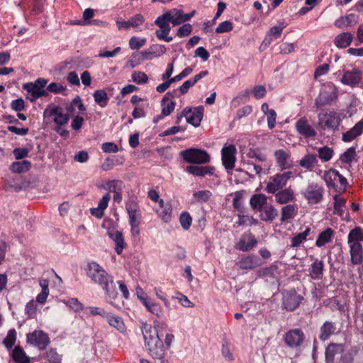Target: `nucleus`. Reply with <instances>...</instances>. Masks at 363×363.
<instances>
[{"instance_id": "13", "label": "nucleus", "mask_w": 363, "mask_h": 363, "mask_svg": "<svg viewBox=\"0 0 363 363\" xmlns=\"http://www.w3.org/2000/svg\"><path fill=\"white\" fill-rule=\"evenodd\" d=\"M145 22V18L143 15L138 13L130 18L128 21L118 19L116 21V25L119 30H128L130 27L137 28L138 30L142 31L141 26Z\"/></svg>"}, {"instance_id": "23", "label": "nucleus", "mask_w": 363, "mask_h": 363, "mask_svg": "<svg viewBox=\"0 0 363 363\" xmlns=\"http://www.w3.org/2000/svg\"><path fill=\"white\" fill-rule=\"evenodd\" d=\"M363 133V119L357 122L351 129L342 134L344 142H350Z\"/></svg>"}, {"instance_id": "37", "label": "nucleus", "mask_w": 363, "mask_h": 363, "mask_svg": "<svg viewBox=\"0 0 363 363\" xmlns=\"http://www.w3.org/2000/svg\"><path fill=\"white\" fill-rule=\"evenodd\" d=\"M50 115L53 116L54 122L59 125L67 123L69 119L68 115L63 113L59 107L52 108L50 111Z\"/></svg>"}, {"instance_id": "34", "label": "nucleus", "mask_w": 363, "mask_h": 363, "mask_svg": "<svg viewBox=\"0 0 363 363\" xmlns=\"http://www.w3.org/2000/svg\"><path fill=\"white\" fill-rule=\"evenodd\" d=\"M274 194L276 201L281 204L286 203L294 199V191L289 188L279 190Z\"/></svg>"}, {"instance_id": "31", "label": "nucleus", "mask_w": 363, "mask_h": 363, "mask_svg": "<svg viewBox=\"0 0 363 363\" xmlns=\"http://www.w3.org/2000/svg\"><path fill=\"white\" fill-rule=\"evenodd\" d=\"M363 242V229L357 226L352 229L347 235V244L349 245H362Z\"/></svg>"}, {"instance_id": "6", "label": "nucleus", "mask_w": 363, "mask_h": 363, "mask_svg": "<svg viewBox=\"0 0 363 363\" xmlns=\"http://www.w3.org/2000/svg\"><path fill=\"white\" fill-rule=\"evenodd\" d=\"M325 189L318 183H309L303 192V197L311 205L320 203L323 200Z\"/></svg>"}, {"instance_id": "1", "label": "nucleus", "mask_w": 363, "mask_h": 363, "mask_svg": "<svg viewBox=\"0 0 363 363\" xmlns=\"http://www.w3.org/2000/svg\"><path fill=\"white\" fill-rule=\"evenodd\" d=\"M86 274L94 283L100 285L111 299H115L118 292L112 277L96 262H91L84 268Z\"/></svg>"}, {"instance_id": "56", "label": "nucleus", "mask_w": 363, "mask_h": 363, "mask_svg": "<svg viewBox=\"0 0 363 363\" xmlns=\"http://www.w3.org/2000/svg\"><path fill=\"white\" fill-rule=\"evenodd\" d=\"M354 156L355 149L354 147H350L340 155V160L343 163L350 164L352 162Z\"/></svg>"}, {"instance_id": "21", "label": "nucleus", "mask_w": 363, "mask_h": 363, "mask_svg": "<svg viewBox=\"0 0 363 363\" xmlns=\"http://www.w3.org/2000/svg\"><path fill=\"white\" fill-rule=\"evenodd\" d=\"M262 264L260 259L256 255H247L242 257L237 263L242 269H253Z\"/></svg>"}, {"instance_id": "28", "label": "nucleus", "mask_w": 363, "mask_h": 363, "mask_svg": "<svg viewBox=\"0 0 363 363\" xmlns=\"http://www.w3.org/2000/svg\"><path fill=\"white\" fill-rule=\"evenodd\" d=\"M337 325L335 323L332 321H325L320 328L319 338L322 341H325L335 333Z\"/></svg>"}, {"instance_id": "27", "label": "nucleus", "mask_w": 363, "mask_h": 363, "mask_svg": "<svg viewBox=\"0 0 363 363\" xmlns=\"http://www.w3.org/2000/svg\"><path fill=\"white\" fill-rule=\"evenodd\" d=\"M351 262L354 265L361 264L363 262L362 245H349Z\"/></svg>"}, {"instance_id": "4", "label": "nucleus", "mask_w": 363, "mask_h": 363, "mask_svg": "<svg viewBox=\"0 0 363 363\" xmlns=\"http://www.w3.org/2000/svg\"><path fill=\"white\" fill-rule=\"evenodd\" d=\"M294 173L291 171L277 173L269 178V181L264 189L268 194H275L279 190L286 186L288 181L293 177Z\"/></svg>"}, {"instance_id": "62", "label": "nucleus", "mask_w": 363, "mask_h": 363, "mask_svg": "<svg viewBox=\"0 0 363 363\" xmlns=\"http://www.w3.org/2000/svg\"><path fill=\"white\" fill-rule=\"evenodd\" d=\"M132 79L133 82L139 84H145L148 80L147 74L143 72H134L132 74Z\"/></svg>"}, {"instance_id": "39", "label": "nucleus", "mask_w": 363, "mask_h": 363, "mask_svg": "<svg viewBox=\"0 0 363 363\" xmlns=\"http://www.w3.org/2000/svg\"><path fill=\"white\" fill-rule=\"evenodd\" d=\"M267 202V197L263 194H254L250 201V206L254 210L260 211Z\"/></svg>"}, {"instance_id": "50", "label": "nucleus", "mask_w": 363, "mask_h": 363, "mask_svg": "<svg viewBox=\"0 0 363 363\" xmlns=\"http://www.w3.org/2000/svg\"><path fill=\"white\" fill-rule=\"evenodd\" d=\"M125 185L121 180H109L106 182L105 189L113 193L122 192Z\"/></svg>"}, {"instance_id": "58", "label": "nucleus", "mask_w": 363, "mask_h": 363, "mask_svg": "<svg viewBox=\"0 0 363 363\" xmlns=\"http://www.w3.org/2000/svg\"><path fill=\"white\" fill-rule=\"evenodd\" d=\"M46 359L50 363H61V356L55 349H50L45 354Z\"/></svg>"}, {"instance_id": "14", "label": "nucleus", "mask_w": 363, "mask_h": 363, "mask_svg": "<svg viewBox=\"0 0 363 363\" xmlns=\"http://www.w3.org/2000/svg\"><path fill=\"white\" fill-rule=\"evenodd\" d=\"M184 116L189 123L198 127L203 118V107L201 106L193 108H186L184 109Z\"/></svg>"}, {"instance_id": "42", "label": "nucleus", "mask_w": 363, "mask_h": 363, "mask_svg": "<svg viewBox=\"0 0 363 363\" xmlns=\"http://www.w3.org/2000/svg\"><path fill=\"white\" fill-rule=\"evenodd\" d=\"M311 228L306 227L302 233L296 234L291 238V246L294 248L300 246L302 243L306 241L307 237L311 234Z\"/></svg>"}, {"instance_id": "22", "label": "nucleus", "mask_w": 363, "mask_h": 363, "mask_svg": "<svg viewBox=\"0 0 363 363\" xmlns=\"http://www.w3.org/2000/svg\"><path fill=\"white\" fill-rule=\"evenodd\" d=\"M214 167L211 166H196L190 165L186 167V171L196 177H203L206 175H213L214 173Z\"/></svg>"}, {"instance_id": "44", "label": "nucleus", "mask_w": 363, "mask_h": 363, "mask_svg": "<svg viewBox=\"0 0 363 363\" xmlns=\"http://www.w3.org/2000/svg\"><path fill=\"white\" fill-rule=\"evenodd\" d=\"M31 168V163L28 160H23L21 162H13L11 165V170L14 173L26 172Z\"/></svg>"}, {"instance_id": "3", "label": "nucleus", "mask_w": 363, "mask_h": 363, "mask_svg": "<svg viewBox=\"0 0 363 363\" xmlns=\"http://www.w3.org/2000/svg\"><path fill=\"white\" fill-rule=\"evenodd\" d=\"M48 81L43 78H38L34 83L29 82L23 85L24 90L27 91L26 98L31 102L36 101L41 96H47L48 91L44 89Z\"/></svg>"}, {"instance_id": "36", "label": "nucleus", "mask_w": 363, "mask_h": 363, "mask_svg": "<svg viewBox=\"0 0 363 363\" xmlns=\"http://www.w3.org/2000/svg\"><path fill=\"white\" fill-rule=\"evenodd\" d=\"M352 39V35L345 32L337 35L334 40V43L339 48H345L351 44Z\"/></svg>"}, {"instance_id": "10", "label": "nucleus", "mask_w": 363, "mask_h": 363, "mask_svg": "<svg viewBox=\"0 0 363 363\" xmlns=\"http://www.w3.org/2000/svg\"><path fill=\"white\" fill-rule=\"evenodd\" d=\"M26 341L28 344L43 350L50 344L48 335L43 330H34L26 335Z\"/></svg>"}, {"instance_id": "25", "label": "nucleus", "mask_w": 363, "mask_h": 363, "mask_svg": "<svg viewBox=\"0 0 363 363\" xmlns=\"http://www.w3.org/2000/svg\"><path fill=\"white\" fill-rule=\"evenodd\" d=\"M160 209L157 211L160 218L164 222L169 223L172 219V207L170 203H165L162 199L159 201Z\"/></svg>"}, {"instance_id": "63", "label": "nucleus", "mask_w": 363, "mask_h": 363, "mask_svg": "<svg viewBox=\"0 0 363 363\" xmlns=\"http://www.w3.org/2000/svg\"><path fill=\"white\" fill-rule=\"evenodd\" d=\"M233 23L230 21H225L220 23L216 28V32L218 33L230 32L233 30Z\"/></svg>"}, {"instance_id": "40", "label": "nucleus", "mask_w": 363, "mask_h": 363, "mask_svg": "<svg viewBox=\"0 0 363 363\" xmlns=\"http://www.w3.org/2000/svg\"><path fill=\"white\" fill-rule=\"evenodd\" d=\"M318 163L317 155L312 153L306 155L300 161L299 165L308 170H312Z\"/></svg>"}, {"instance_id": "33", "label": "nucleus", "mask_w": 363, "mask_h": 363, "mask_svg": "<svg viewBox=\"0 0 363 363\" xmlns=\"http://www.w3.org/2000/svg\"><path fill=\"white\" fill-rule=\"evenodd\" d=\"M340 172L334 169H330L328 171H326L324 174L323 179L326 183V185L328 188H333L337 189V179L339 177Z\"/></svg>"}, {"instance_id": "24", "label": "nucleus", "mask_w": 363, "mask_h": 363, "mask_svg": "<svg viewBox=\"0 0 363 363\" xmlns=\"http://www.w3.org/2000/svg\"><path fill=\"white\" fill-rule=\"evenodd\" d=\"M286 27V25L283 23L281 25L275 26L270 28L269 32L267 33L263 42L262 45L265 46L269 45L274 40L279 38L284 30Z\"/></svg>"}, {"instance_id": "18", "label": "nucleus", "mask_w": 363, "mask_h": 363, "mask_svg": "<svg viewBox=\"0 0 363 363\" xmlns=\"http://www.w3.org/2000/svg\"><path fill=\"white\" fill-rule=\"evenodd\" d=\"M276 162L280 170L289 169L292 166L291 160V153L283 149L277 150L274 152Z\"/></svg>"}, {"instance_id": "15", "label": "nucleus", "mask_w": 363, "mask_h": 363, "mask_svg": "<svg viewBox=\"0 0 363 363\" xmlns=\"http://www.w3.org/2000/svg\"><path fill=\"white\" fill-rule=\"evenodd\" d=\"M302 300L303 297L298 294L295 290H292L284 296L283 306L287 311H292L299 306Z\"/></svg>"}, {"instance_id": "5", "label": "nucleus", "mask_w": 363, "mask_h": 363, "mask_svg": "<svg viewBox=\"0 0 363 363\" xmlns=\"http://www.w3.org/2000/svg\"><path fill=\"white\" fill-rule=\"evenodd\" d=\"M179 155L191 164H206L211 160V157L206 150L194 147L181 151Z\"/></svg>"}, {"instance_id": "45", "label": "nucleus", "mask_w": 363, "mask_h": 363, "mask_svg": "<svg viewBox=\"0 0 363 363\" xmlns=\"http://www.w3.org/2000/svg\"><path fill=\"white\" fill-rule=\"evenodd\" d=\"M346 204V200L340 196L338 194L333 196V213L335 215L342 216L344 213L343 208Z\"/></svg>"}, {"instance_id": "17", "label": "nucleus", "mask_w": 363, "mask_h": 363, "mask_svg": "<svg viewBox=\"0 0 363 363\" xmlns=\"http://www.w3.org/2000/svg\"><path fill=\"white\" fill-rule=\"evenodd\" d=\"M167 330V325L164 322L157 320L153 321V325L144 323L142 327V332H147L149 334L162 337Z\"/></svg>"}, {"instance_id": "49", "label": "nucleus", "mask_w": 363, "mask_h": 363, "mask_svg": "<svg viewBox=\"0 0 363 363\" xmlns=\"http://www.w3.org/2000/svg\"><path fill=\"white\" fill-rule=\"evenodd\" d=\"M277 216V210L272 205L268 206L262 211L260 218L264 221H272Z\"/></svg>"}, {"instance_id": "19", "label": "nucleus", "mask_w": 363, "mask_h": 363, "mask_svg": "<svg viewBox=\"0 0 363 363\" xmlns=\"http://www.w3.org/2000/svg\"><path fill=\"white\" fill-rule=\"evenodd\" d=\"M257 243V241L252 233H244L237 244V249L247 252L252 249Z\"/></svg>"}, {"instance_id": "55", "label": "nucleus", "mask_w": 363, "mask_h": 363, "mask_svg": "<svg viewBox=\"0 0 363 363\" xmlns=\"http://www.w3.org/2000/svg\"><path fill=\"white\" fill-rule=\"evenodd\" d=\"M258 223L257 220L254 218L252 216L248 215H238V225H257Z\"/></svg>"}, {"instance_id": "11", "label": "nucleus", "mask_w": 363, "mask_h": 363, "mask_svg": "<svg viewBox=\"0 0 363 363\" xmlns=\"http://www.w3.org/2000/svg\"><path fill=\"white\" fill-rule=\"evenodd\" d=\"M362 77L363 73L362 70L357 67H353L352 69L343 71V75L340 81L345 85L354 87L361 82Z\"/></svg>"}, {"instance_id": "32", "label": "nucleus", "mask_w": 363, "mask_h": 363, "mask_svg": "<svg viewBox=\"0 0 363 363\" xmlns=\"http://www.w3.org/2000/svg\"><path fill=\"white\" fill-rule=\"evenodd\" d=\"M359 16L354 13H350L340 17L335 21V26L340 28L352 26L358 22Z\"/></svg>"}, {"instance_id": "41", "label": "nucleus", "mask_w": 363, "mask_h": 363, "mask_svg": "<svg viewBox=\"0 0 363 363\" xmlns=\"http://www.w3.org/2000/svg\"><path fill=\"white\" fill-rule=\"evenodd\" d=\"M108 324L115 328H116L121 333H123L125 331V325L123 323V319L116 315L108 314L106 317Z\"/></svg>"}, {"instance_id": "26", "label": "nucleus", "mask_w": 363, "mask_h": 363, "mask_svg": "<svg viewBox=\"0 0 363 363\" xmlns=\"http://www.w3.org/2000/svg\"><path fill=\"white\" fill-rule=\"evenodd\" d=\"M108 235L116 244V253L121 255L126 246L122 233L118 230H111L108 233Z\"/></svg>"}, {"instance_id": "29", "label": "nucleus", "mask_w": 363, "mask_h": 363, "mask_svg": "<svg viewBox=\"0 0 363 363\" xmlns=\"http://www.w3.org/2000/svg\"><path fill=\"white\" fill-rule=\"evenodd\" d=\"M344 350L342 344H330L325 350V359L327 363H331L334 361L335 355L340 354Z\"/></svg>"}, {"instance_id": "8", "label": "nucleus", "mask_w": 363, "mask_h": 363, "mask_svg": "<svg viewBox=\"0 0 363 363\" xmlns=\"http://www.w3.org/2000/svg\"><path fill=\"white\" fill-rule=\"evenodd\" d=\"M294 128L297 133L305 139L314 138L318 134L315 128L306 116L298 118L295 123Z\"/></svg>"}, {"instance_id": "38", "label": "nucleus", "mask_w": 363, "mask_h": 363, "mask_svg": "<svg viewBox=\"0 0 363 363\" xmlns=\"http://www.w3.org/2000/svg\"><path fill=\"white\" fill-rule=\"evenodd\" d=\"M334 235V230L330 228H327L321 232L315 241V245L318 247H323L332 240Z\"/></svg>"}, {"instance_id": "7", "label": "nucleus", "mask_w": 363, "mask_h": 363, "mask_svg": "<svg viewBox=\"0 0 363 363\" xmlns=\"http://www.w3.org/2000/svg\"><path fill=\"white\" fill-rule=\"evenodd\" d=\"M318 124L324 130L335 131L340 123V118L335 111L320 113L318 116Z\"/></svg>"}, {"instance_id": "30", "label": "nucleus", "mask_w": 363, "mask_h": 363, "mask_svg": "<svg viewBox=\"0 0 363 363\" xmlns=\"http://www.w3.org/2000/svg\"><path fill=\"white\" fill-rule=\"evenodd\" d=\"M324 263L322 260L316 259L311 265L309 275L312 279L320 280L323 275Z\"/></svg>"}, {"instance_id": "47", "label": "nucleus", "mask_w": 363, "mask_h": 363, "mask_svg": "<svg viewBox=\"0 0 363 363\" xmlns=\"http://www.w3.org/2000/svg\"><path fill=\"white\" fill-rule=\"evenodd\" d=\"M336 99L335 93L328 94L325 91L321 92L315 99V105L317 107H322L326 104H330L331 101Z\"/></svg>"}, {"instance_id": "51", "label": "nucleus", "mask_w": 363, "mask_h": 363, "mask_svg": "<svg viewBox=\"0 0 363 363\" xmlns=\"http://www.w3.org/2000/svg\"><path fill=\"white\" fill-rule=\"evenodd\" d=\"M17 337V333L15 329H11L8 331L6 337L4 339L2 343L4 346L10 350L15 345Z\"/></svg>"}, {"instance_id": "16", "label": "nucleus", "mask_w": 363, "mask_h": 363, "mask_svg": "<svg viewBox=\"0 0 363 363\" xmlns=\"http://www.w3.org/2000/svg\"><path fill=\"white\" fill-rule=\"evenodd\" d=\"M304 334L301 329H292L288 331L285 335V342L290 347L301 346L304 340Z\"/></svg>"}, {"instance_id": "53", "label": "nucleus", "mask_w": 363, "mask_h": 363, "mask_svg": "<svg viewBox=\"0 0 363 363\" xmlns=\"http://www.w3.org/2000/svg\"><path fill=\"white\" fill-rule=\"evenodd\" d=\"M211 196L212 193L209 190L198 191L193 194V198L199 203L208 201Z\"/></svg>"}, {"instance_id": "48", "label": "nucleus", "mask_w": 363, "mask_h": 363, "mask_svg": "<svg viewBox=\"0 0 363 363\" xmlns=\"http://www.w3.org/2000/svg\"><path fill=\"white\" fill-rule=\"evenodd\" d=\"M93 96L95 102L104 108L106 107L108 102V97L107 93L103 89H99L94 92Z\"/></svg>"}, {"instance_id": "2", "label": "nucleus", "mask_w": 363, "mask_h": 363, "mask_svg": "<svg viewBox=\"0 0 363 363\" xmlns=\"http://www.w3.org/2000/svg\"><path fill=\"white\" fill-rule=\"evenodd\" d=\"M145 347L148 353L154 358L162 359L164 357L166 347L162 337L143 332Z\"/></svg>"}, {"instance_id": "61", "label": "nucleus", "mask_w": 363, "mask_h": 363, "mask_svg": "<svg viewBox=\"0 0 363 363\" xmlns=\"http://www.w3.org/2000/svg\"><path fill=\"white\" fill-rule=\"evenodd\" d=\"M277 269L278 267L277 265L272 264L269 267L262 269L259 270V273L260 276L274 278L275 277Z\"/></svg>"}, {"instance_id": "57", "label": "nucleus", "mask_w": 363, "mask_h": 363, "mask_svg": "<svg viewBox=\"0 0 363 363\" xmlns=\"http://www.w3.org/2000/svg\"><path fill=\"white\" fill-rule=\"evenodd\" d=\"M245 191H238L234 193L233 200V207L239 211L242 210V200L245 195Z\"/></svg>"}, {"instance_id": "46", "label": "nucleus", "mask_w": 363, "mask_h": 363, "mask_svg": "<svg viewBox=\"0 0 363 363\" xmlns=\"http://www.w3.org/2000/svg\"><path fill=\"white\" fill-rule=\"evenodd\" d=\"M169 96L174 97V95L173 94V93L168 91L164 95V96L163 97L162 101V114L164 116L170 115L171 113L174 111V107H175V102H174L173 101H171L167 104H165V101L167 100H168Z\"/></svg>"}, {"instance_id": "43", "label": "nucleus", "mask_w": 363, "mask_h": 363, "mask_svg": "<svg viewBox=\"0 0 363 363\" xmlns=\"http://www.w3.org/2000/svg\"><path fill=\"white\" fill-rule=\"evenodd\" d=\"M296 208L294 205L288 204L281 208V217L280 220L284 223L293 219L296 215Z\"/></svg>"}, {"instance_id": "52", "label": "nucleus", "mask_w": 363, "mask_h": 363, "mask_svg": "<svg viewBox=\"0 0 363 363\" xmlns=\"http://www.w3.org/2000/svg\"><path fill=\"white\" fill-rule=\"evenodd\" d=\"M318 157L323 162H328L330 160L334 155V151L332 148L324 146L318 148Z\"/></svg>"}, {"instance_id": "12", "label": "nucleus", "mask_w": 363, "mask_h": 363, "mask_svg": "<svg viewBox=\"0 0 363 363\" xmlns=\"http://www.w3.org/2000/svg\"><path fill=\"white\" fill-rule=\"evenodd\" d=\"M237 149L234 145L224 146L221 150L222 163L226 169H233L236 162Z\"/></svg>"}, {"instance_id": "9", "label": "nucleus", "mask_w": 363, "mask_h": 363, "mask_svg": "<svg viewBox=\"0 0 363 363\" xmlns=\"http://www.w3.org/2000/svg\"><path fill=\"white\" fill-rule=\"evenodd\" d=\"M138 298L145 306L146 309L153 315L161 317L163 315V309L162 306L152 301L150 296L145 293L142 289H137L136 291Z\"/></svg>"}, {"instance_id": "59", "label": "nucleus", "mask_w": 363, "mask_h": 363, "mask_svg": "<svg viewBox=\"0 0 363 363\" xmlns=\"http://www.w3.org/2000/svg\"><path fill=\"white\" fill-rule=\"evenodd\" d=\"M179 221L183 229L188 230L191 227L192 218L188 212H183L180 215Z\"/></svg>"}, {"instance_id": "64", "label": "nucleus", "mask_w": 363, "mask_h": 363, "mask_svg": "<svg viewBox=\"0 0 363 363\" xmlns=\"http://www.w3.org/2000/svg\"><path fill=\"white\" fill-rule=\"evenodd\" d=\"M65 89L66 88L60 83L52 82L47 86L45 90L48 92L50 91L54 94H60L65 91Z\"/></svg>"}, {"instance_id": "54", "label": "nucleus", "mask_w": 363, "mask_h": 363, "mask_svg": "<svg viewBox=\"0 0 363 363\" xmlns=\"http://www.w3.org/2000/svg\"><path fill=\"white\" fill-rule=\"evenodd\" d=\"M64 303L75 312H80L84 308V305L77 298H69L67 301H64Z\"/></svg>"}, {"instance_id": "20", "label": "nucleus", "mask_w": 363, "mask_h": 363, "mask_svg": "<svg viewBox=\"0 0 363 363\" xmlns=\"http://www.w3.org/2000/svg\"><path fill=\"white\" fill-rule=\"evenodd\" d=\"M170 20H172V13L167 12L158 16L155 23L160 28V30L155 32V35L161 33H169L171 27L169 26Z\"/></svg>"}, {"instance_id": "60", "label": "nucleus", "mask_w": 363, "mask_h": 363, "mask_svg": "<svg viewBox=\"0 0 363 363\" xmlns=\"http://www.w3.org/2000/svg\"><path fill=\"white\" fill-rule=\"evenodd\" d=\"M146 43L145 38H139L135 36L130 38L129 40V47L131 50H138L143 47Z\"/></svg>"}, {"instance_id": "35", "label": "nucleus", "mask_w": 363, "mask_h": 363, "mask_svg": "<svg viewBox=\"0 0 363 363\" xmlns=\"http://www.w3.org/2000/svg\"><path fill=\"white\" fill-rule=\"evenodd\" d=\"M11 357L15 363H30V357L20 346H16L11 352Z\"/></svg>"}]
</instances>
